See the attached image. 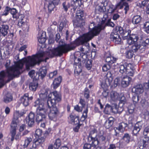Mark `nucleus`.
I'll use <instances>...</instances> for the list:
<instances>
[{
	"instance_id": "nucleus-1",
	"label": "nucleus",
	"mask_w": 149,
	"mask_h": 149,
	"mask_svg": "<svg viewBox=\"0 0 149 149\" xmlns=\"http://www.w3.org/2000/svg\"><path fill=\"white\" fill-rule=\"evenodd\" d=\"M10 61L9 60L7 61L5 65L8 81L19 76L22 73L20 70L23 69L24 64L23 58L15 62L14 65L10 67Z\"/></svg>"
},
{
	"instance_id": "nucleus-2",
	"label": "nucleus",
	"mask_w": 149,
	"mask_h": 149,
	"mask_svg": "<svg viewBox=\"0 0 149 149\" xmlns=\"http://www.w3.org/2000/svg\"><path fill=\"white\" fill-rule=\"evenodd\" d=\"M118 32L124 39H127L131 33V31L130 29H123L120 26H116L113 30L110 35V38L111 41L116 44H121V39Z\"/></svg>"
},
{
	"instance_id": "nucleus-3",
	"label": "nucleus",
	"mask_w": 149,
	"mask_h": 149,
	"mask_svg": "<svg viewBox=\"0 0 149 149\" xmlns=\"http://www.w3.org/2000/svg\"><path fill=\"white\" fill-rule=\"evenodd\" d=\"M89 40L85 33L71 42L70 44H64L61 45L65 53L74 49L76 47L86 43Z\"/></svg>"
},
{
	"instance_id": "nucleus-4",
	"label": "nucleus",
	"mask_w": 149,
	"mask_h": 149,
	"mask_svg": "<svg viewBox=\"0 0 149 149\" xmlns=\"http://www.w3.org/2000/svg\"><path fill=\"white\" fill-rule=\"evenodd\" d=\"M44 52H43L33 55L31 56H28L27 58H23L24 63H25L26 69L29 70L31 67L34 66L37 63L44 62V59L41 58L44 57Z\"/></svg>"
},
{
	"instance_id": "nucleus-5",
	"label": "nucleus",
	"mask_w": 149,
	"mask_h": 149,
	"mask_svg": "<svg viewBox=\"0 0 149 149\" xmlns=\"http://www.w3.org/2000/svg\"><path fill=\"white\" fill-rule=\"evenodd\" d=\"M44 62H46L47 60L49 58H52L55 56H61L63 54H65V52L61 45H60L52 50L51 52H44Z\"/></svg>"
},
{
	"instance_id": "nucleus-6",
	"label": "nucleus",
	"mask_w": 149,
	"mask_h": 149,
	"mask_svg": "<svg viewBox=\"0 0 149 149\" xmlns=\"http://www.w3.org/2000/svg\"><path fill=\"white\" fill-rule=\"evenodd\" d=\"M139 37L136 34H130L127 39V42L130 45L133 44L131 47L130 49L134 52H136L139 49L141 51V46L140 44H138L137 42Z\"/></svg>"
},
{
	"instance_id": "nucleus-7",
	"label": "nucleus",
	"mask_w": 149,
	"mask_h": 149,
	"mask_svg": "<svg viewBox=\"0 0 149 149\" xmlns=\"http://www.w3.org/2000/svg\"><path fill=\"white\" fill-rule=\"evenodd\" d=\"M52 94L54 96L53 98L51 97H49L47 100V105L52 104L51 106L56 105L57 103H59L62 101V96L61 93L56 91H53Z\"/></svg>"
},
{
	"instance_id": "nucleus-8",
	"label": "nucleus",
	"mask_w": 149,
	"mask_h": 149,
	"mask_svg": "<svg viewBox=\"0 0 149 149\" xmlns=\"http://www.w3.org/2000/svg\"><path fill=\"white\" fill-rule=\"evenodd\" d=\"M84 14L83 11H78L76 13L75 19L73 20L74 26L76 27H81L85 22L84 19Z\"/></svg>"
},
{
	"instance_id": "nucleus-9",
	"label": "nucleus",
	"mask_w": 149,
	"mask_h": 149,
	"mask_svg": "<svg viewBox=\"0 0 149 149\" xmlns=\"http://www.w3.org/2000/svg\"><path fill=\"white\" fill-rule=\"evenodd\" d=\"M35 107H38L36 109V113L43 116H46L47 108L45 105L44 103L42 101L38 98L34 102Z\"/></svg>"
},
{
	"instance_id": "nucleus-10",
	"label": "nucleus",
	"mask_w": 149,
	"mask_h": 149,
	"mask_svg": "<svg viewBox=\"0 0 149 149\" xmlns=\"http://www.w3.org/2000/svg\"><path fill=\"white\" fill-rule=\"evenodd\" d=\"M52 104L47 105L48 108L50 109V111L48 114L49 119L54 121H56L58 116L60 114V112L56 105L51 106Z\"/></svg>"
},
{
	"instance_id": "nucleus-11",
	"label": "nucleus",
	"mask_w": 149,
	"mask_h": 149,
	"mask_svg": "<svg viewBox=\"0 0 149 149\" xmlns=\"http://www.w3.org/2000/svg\"><path fill=\"white\" fill-rule=\"evenodd\" d=\"M102 30H104L98 25L95 26L88 32L85 34L90 41L94 36L98 35Z\"/></svg>"
},
{
	"instance_id": "nucleus-12",
	"label": "nucleus",
	"mask_w": 149,
	"mask_h": 149,
	"mask_svg": "<svg viewBox=\"0 0 149 149\" xmlns=\"http://www.w3.org/2000/svg\"><path fill=\"white\" fill-rule=\"evenodd\" d=\"M18 122V120L14 117L13 118L12 120L10 125V127L12 130L10 131L11 138V141H13L15 137L16 133V128L17 126V123Z\"/></svg>"
},
{
	"instance_id": "nucleus-13",
	"label": "nucleus",
	"mask_w": 149,
	"mask_h": 149,
	"mask_svg": "<svg viewBox=\"0 0 149 149\" xmlns=\"http://www.w3.org/2000/svg\"><path fill=\"white\" fill-rule=\"evenodd\" d=\"M106 136L104 135L98 134L92 144L93 146L96 147L99 144L101 145L106 142Z\"/></svg>"
},
{
	"instance_id": "nucleus-14",
	"label": "nucleus",
	"mask_w": 149,
	"mask_h": 149,
	"mask_svg": "<svg viewBox=\"0 0 149 149\" xmlns=\"http://www.w3.org/2000/svg\"><path fill=\"white\" fill-rule=\"evenodd\" d=\"M69 123L74 125H76L80 123L79 116H76L74 113L72 112L68 117Z\"/></svg>"
},
{
	"instance_id": "nucleus-15",
	"label": "nucleus",
	"mask_w": 149,
	"mask_h": 149,
	"mask_svg": "<svg viewBox=\"0 0 149 149\" xmlns=\"http://www.w3.org/2000/svg\"><path fill=\"white\" fill-rule=\"evenodd\" d=\"M33 99L32 96L29 97V93H26L20 98V100L23 105L26 107L29 105L30 101H31Z\"/></svg>"
},
{
	"instance_id": "nucleus-16",
	"label": "nucleus",
	"mask_w": 149,
	"mask_h": 149,
	"mask_svg": "<svg viewBox=\"0 0 149 149\" xmlns=\"http://www.w3.org/2000/svg\"><path fill=\"white\" fill-rule=\"evenodd\" d=\"M35 115L34 113L31 111L25 118L26 123L29 127H32L34 125Z\"/></svg>"
},
{
	"instance_id": "nucleus-17",
	"label": "nucleus",
	"mask_w": 149,
	"mask_h": 149,
	"mask_svg": "<svg viewBox=\"0 0 149 149\" xmlns=\"http://www.w3.org/2000/svg\"><path fill=\"white\" fill-rule=\"evenodd\" d=\"M132 91L137 95L142 94L144 92L143 85L140 84L135 85L132 89Z\"/></svg>"
},
{
	"instance_id": "nucleus-18",
	"label": "nucleus",
	"mask_w": 149,
	"mask_h": 149,
	"mask_svg": "<svg viewBox=\"0 0 149 149\" xmlns=\"http://www.w3.org/2000/svg\"><path fill=\"white\" fill-rule=\"evenodd\" d=\"M97 132V130L95 129H94L90 131L89 135L88 136V143H90L92 142V144L93 143L97 136V135L96 134Z\"/></svg>"
},
{
	"instance_id": "nucleus-19",
	"label": "nucleus",
	"mask_w": 149,
	"mask_h": 149,
	"mask_svg": "<svg viewBox=\"0 0 149 149\" xmlns=\"http://www.w3.org/2000/svg\"><path fill=\"white\" fill-rule=\"evenodd\" d=\"M9 26L7 25L2 24L0 27V37H5L7 36L9 31Z\"/></svg>"
},
{
	"instance_id": "nucleus-20",
	"label": "nucleus",
	"mask_w": 149,
	"mask_h": 149,
	"mask_svg": "<svg viewBox=\"0 0 149 149\" xmlns=\"http://www.w3.org/2000/svg\"><path fill=\"white\" fill-rule=\"evenodd\" d=\"M78 62H76V60L74 61V67L75 68L74 70L75 74L77 75H79L82 72L81 65L80 63V61L79 58L77 59Z\"/></svg>"
},
{
	"instance_id": "nucleus-21",
	"label": "nucleus",
	"mask_w": 149,
	"mask_h": 149,
	"mask_svg": "<svg viewBox=\"0 0 149 149\" xmlns=\"http://www.w3.org/2000/svg\"><path fill=\"white\" fill-rule=\"evenodd\" d=\"M130 64L131 65L130 63L125 62L123 64L120 65L119 67L120 72L123 75L125 74L128 72V70H129L128 68Z\"/></svg>"
},
{
	"instance_id": "nucleus-22",
	"label": "nucleus",
	"mask_w": 149,
	"mask_h": 149,
	"mask_svg": "<svg viewBox=\"0 0 149 149\" xmlns=\"http://www.w3.org/2000/svg\"><path fill=\"white\" fill-rule=\"evenodd\" d=\"M45 141V139L44 137L38 138L36 140L34 139L32 145L33 147L36 148L40 146H42Z\"/></svg>"
},
{
	"instance_id": "nucleus-23",
	"label": "nucleus",
	"mask_w": 149,
	"mask_h": 149,
	"mask_svg": "<svg viewBox=\"0 0 149 149\" xmlns=\"http://www.w3.org/2000/svg\"><path fill=\"white\" fill-rule=\"evenodd\" d=\"M62 79V78L61 76H59L54 79L52 84L54 89H56L59 86Z\"/></svg>"
},
{
	"instance_id": "nucleus-24",
	"label": "nucleus",
	"mask_w": 149,
	"mask_h": 149,
	"mask_svg": "<svg viewBox=\"0 0 149 149\" xmlns=\"http://www.w3.org/2000/svg\"><path fill=\"white\" fill-rule=\"evenodd\" d=\"M132 79L131 78L126 76L123 77L121 81V85L124 88L127 87Z\"/></svg>"
},
{
	"instance_id": "nucleus-25",
	"label": "nucleus",
	"mask_w": 149,
	"mask_h": 149,
	"mask_svg": "<svg viewBox=\"0 0 149 149\" xmlns=\"http://www.w3.org/2000/svg\"><path fill=\"white\" fill-rule=\"evenodd\" d=\"M114 118L112 117H110L106 120L104 125L106 129H109L112 126L114 123Z\"/></svg>"
},
{
	"instance_id": "nucleus-26",
	"label": "nucleus",
	"mask_w": 149,
	"mask_h": 149,
	"mask_svg": "<svg viewBox=\"0 0 149 149\" xmlns=\"http://www.w3.org/2000/svg\"><path fill=\"white\" fill-rule=\"evenodd\" d=\"M117 59V58L112 56L110 54L109 56L106 57L105 61L107 64L112 65L113 63L116 62Z\"/></svg>"
},
{
	"instance_id": "nucleus-27",
	"label": "nucleus",
	"mask_w": 149,
	"mask_h": 149,
	"mask_svg": "<svg viewBox=\"0 0 149 149\" xmlns=\"http://www.w3.org/2000/svg\"><path fill=\"white\" fill-rule=\"evenodd\" d=\"M149 46V39L146 38L145 40H143L141 45V52L145 51Z\"/></svg>"
},
{
	"instance_id": "nucleus-28",
	"label": "nucleus",
	"mask_w": 149,
	"mask_h": 149,
	"mask_svg": "<svg viewBox=\"0 0 149 149\" xmlns=\"http://www.w3.org/2000/svg\"><path fill=\"white\" fill-rule=\"evenodd\" d=\"M142 17L139 15H134L132 18V22L134 25H137L140 23Z\"/></svg>"
},
{
	"instance_id": "nucleus-29",
	"label": "nucleus",
	"mask_w": 149,
	"mask_h": 149,
	"mask_svg": "<svg viewBox=\"0 0 149 149\" xmlns=\"http://www.w3.org/2000/svg\"><path fill=\"white\" fill-rule=\"evenodd\" d=\"M32 139L30 137H26L25 138L24 141V143L23 144L21 145L22 146L21 149H24L27 148L30 143L32 141Z\"/></svg>"
},
{
	"instance_id": "nucleus-30",
	"label": "nucleus",
	"mask_w": 149,
	"mask_h": 149,
	"mask_svg": "<svg viewBox=\"0 0 149 149\" xmlns=\"http://www.w3.org/2000/svg\"><path fill=\"white\" fill-rule=\"evenodd\" d=\"M47 70L45 67L40 68L39 70L38 75L42 79L46 75L47 73Z\"/></svg>"
},
{
	"instance_id": "nucleus-31",
	"label": "nucleus",
	"mask_w": 149,
	"mask_h": 149,
	"mask_svg": "<svg viewBox=\"0 0 149 149\" xmlns=\"http://www.w3.org/2000/svg\"><path fill=\"white\" fill-rule=\"evenodd\" d=\"M82 94L85 100H89L90 96V91L87 87H86L84 89L83 91Z\"/></svg>"
},
{
	"instance_id": "nucleus-32",
	"label": "nucleus",
	"mask_w": 149,
	"mask_h": 149,
	"mask_svg": "<svg viewBox=\"0 0 149 149\" xmlns=\"http://www.w3.org/2000/svg\"><path fill=\"white\" fill-rule=\"evenodd\" d=\"M106 77V82H108L109 85H111L112 83L113 77L112 74L110 71H108L107 72Z\"/></svg>"
},
{
	"instance_id": "nucleus-33",
	"label": "nucleus",
	"mask_w": 149,
	"mask_h": 149,
	"mask_svg": "<svg viewBox=\"0 0 149 149\" xmlns=\"http://www.w3.org/2000/svg\"><path fill=\"white\" fill-rule=\"evenodd\" d=\"M120 4V2L118 3L116 6H114L112 4H110L109 6L108 12L109 13H114L115 11L116 10Z\"/></svg>"
},
{
	"instance_id": "nucleus-34",
	"label": "nucleus",
	"mask_w": 149,
	"mask_h": 149,
	"mask_svg": "<svg viewBox=\"0 0 149 149\" xmlns=\"http://www.w3.org/2000/svg\"><path fill=\"white\" fill-rule=\"evenodd\" d=\"M119 96V94L115 91H112L110 93V97L113 101H115L118 99Z\"/></svg>"
},
{
	"instance_id": "nucleus-35",
	"label": "nucleus",
	"mask_w": 149,
	"mask_h": 149,
	"mask_svg": "<svg viewBox=\"0 0 149 149\" xmlns=\"http://www.w3.org/2000/svg\"><path fill=\"white\" fill-rule=\"evenodd\" d=\"M46 116H43L41 114H38L37 113L36 117V121L38 123H39L41 122L45 121L46 120Z\"/></svg>"
},
{
	"instance_id": "nucleus-36",
	"label": "nucleus",
	"mask_w": 149,
	"mask_h": 149,
	"mask_svg": "<svg viewBox=\"0 0 149 149\" xmlns=\"http://www.w3.org/2000/svg\"><path fill=\"white\" fill-rule=\"evenodd\" d=\"M26 113V111L23 110L19 113V111H16L15 113L13 115V116L18 120L19 117L24 116V114Z\"/></svg>"
},
{
	"instance_id": "nucleus-37",
	"label": "nucleus",
	"mask_w": 149,
	"mask_h": 149,
	"mask_svg": "<svg viewBox=\"0 0 149 149\" xmlns=\"http://www.w3.org/2000/svg\"><path fill=\"white\" fill-rule=\"evenodd\" d=\"M128 124L124 122H122L119 124V126L116 129L118 130L119 131L123 132L125 128L127 127Z\"/></svg>"
},
{
	"instance_id": "nucleus-38",
	"label": "nucleus",
	"mask_w": 149,
	"mask_h": 149,
	"mask_svg": "<svg viewBox=\"0 0 149 149\" xmlns=\"http://www.w3.org/2000/svg\"><path fill=\"white\" fill-rule=\"evenodd\" d=\"M38 86V83L37 82L33 81L30 83L29 85V89L33 91H35L36 90Z\"/></svg>"
},
{
	"instance_id": "nucleus-39",
	"label": "nucleus",
	"mask_w": 149,
	"mask_h": 149,
	"mask_svg": "<svg viewBox=\"0 0 149 149\" xmlns=\"http://www.w3.org/2000/svg\"><path fill=\"white\" fill-rule=\"evenodd\" d=\"M13 96L10 94H7L4 97L3 101L6 103H8L12 101Z\"/></svg>"
},
{
	"instance_id": "nucleus-40",
	"label": "nucleus",
	"mask_w": 149,
	"mask_h": 149,
	"mask_svg": "<svg viewBox=\"0 0 149 149\" xmlns=\"http://www.w3.org/2000/svg\"><path fill=\"white\" fill-rule=\"evenodd\" d=\"M120 79L119 77H117L114 80L113 84H111V88L112 89L116 87L118 84H120Z\"/></svg>"
},
{
	"instance_id": "nucleus-41",
	"label": "nucleus",
	"mask_w": 149,
	"mask_h": 149,
	"mask_svg": "<svg viewBox=\"0 0 149 149\" xmlns=\"http://www.w3.org/2000/svg\"><path fill=\"white\" fill-rule=\"evenodd\" d=\"M122 139L125 143H129L130 141L131 136L128 133H125L123 136Z\"/></svg>"
},
{
	"instance_id": "nucleus-42",
	"label": "nucleus",
	"mask_w": 149,
	"mask_h": 149,
	"mask_svg": "<svg viewBox=\"0 0 149 149\" xmlns=\"http://www.w3.org/2000/svg\"><path fill=\"white\" fill-rule=\"evenodd\" d=\"M10 13L12 15V17L13 18L17 19L18 18V16L17 15V10L15 8H10Z\"/></svg>"
},
{
	"instance_id": "nucleus-43",
	"label": "nucleus",
	"mask_w": 149,
	"mask_h": 149,
	"mask_svg": "<svg viewBox=\"0 0 149 149\" xmlns=\"http://www.w3.org/2000/svg\"><path fill=\"white\" fill-rule=\"evenodd\" d=\"M134 52L129 49L125 53V56L126 58L128 59H130L133 57Z\"/></svg>"
},
{
	"instance_id": "nucleus-44",
	"label": "nucleus",
	"mask_w": 149,
	"mask_h": 149,
	"mask_svg": "<svg viewBox=\"0 0 149 149\" xmlns=\"http://www.w3.org/2000/svg\"><path fill=\"white\" fill-rule=\"evenodd\" d=\"M143 29L147 33H149V21L145 22L143 24Z\"/></svg>"
},
{
	"instance_id": "nucleus-45",
	"label": "nucleus",
	"mask_w": 149,
	"mask_h": 149,
	"mask_svg": "<svg viewBox=\"0 0 149 149\" xmlns=\"http://www.w3.org/2000/svg\"><path fill=\"white\" fill-rule=\"evenodd\" d=\"M81 57V53L80 52H76L74 54V62L75 60H76V62L77 63L78 62V61H77V59L79 58L80 61V63H81V60L79 58Z\"/></svg>"
},
{
	"instance_id": "nucleus-46",
	"label": "nucleus",
	"mask_w": 149,
	"mask_h": 149,
	"mask_svg": "<svg viewBox=\"0 0 149 149\" xmlns=\"http://www.w3.org/2000/svg\"><path fill=\"white\" fill-rule=\"evenodd\" d=\"M61 145V140L59 138H58L55 140L54 144V147L55 149H58Z\"/></svg>"
},
{
	"instance_id": "nucleus-47",
	"label": "nucleus",
	"mask_w": 149,
	"mask_h": 149,
	"mask_svg": "<svg viewBox=\"0 0 149 149\" xmlns=\"http://www.w3.org/2000/svg\"><path fill=\"white\" fill-rule=\"evenodd\" d=\"M88 111V107H87L86 108L83 112V114L81 117V119H82L83 121H84L87 117V113Z\"/></svg>"
},
{
	"instance_id": "nucleus-48",
	"label": "nucleus",
	"mask_w": 149,
	"mask_h": 149,
	"mask_svg": "<svg viewBox=\"0 0 149 149\" xmlns=\"http://www.w3.org/2000/svg\"><path fill=\"white\" fill-rule=\"evenodd\" d=\"M143 134L144 137L149 138V125L144 128Z\"/></svg>"
},
{
	"instance_id": "nucleus-49",
	"label": "nucleus",
	"mask_w": 149,
	"mask_h": 149,
	"mask_svg": "<svg viewBox=\"0 0 149 149\" xmlns=\"http://www.w3.org/2000/svg\"><path fill=\"white\" fill-rule=\"evenodd\" d=\"M70 4L69 2H66V1L62 3L63 8L65 12H67L68 8L70 7Z\"/></svg>"
},
{
	"instance_id": "nucleus-50",
	"label": "nucleus",
	"mask_w": 149,
	"mask_h": 149,
	"mask_svg": "<svg viewBox=\"0 0 149 149\" xmlns=\"http://www.w3.org/2000/svg\"><path fill=\"white\" fill-rule=\"evenodd\" d=\"M47 92L46 91V92L43 93H41L40 94V99H39L40 100L44 102V101L47 98Z\"/></svg>"
},
{
	"instance_id": "nucleus-51",
	"label": "nucleus",
	"mask_w": 149,
	"mask_h": 149,
	"mask_svg": "<svg viewBox=\"0 0 149 149\" xmlns=\"http://www.w3.org/2000/svg\"><path fill=\"white\" fill-rule=\"evenodd\" d=\"M83 4V2L82 0H74V7L76 8L78 7H80Z\"/></svg>"
},
{
	"instance_id": "nucleus-52",
	"label": "nucleus",
	"mask_w": 149,
	"mask_h": 149,
	"mask_svg": "<svg viewBox=\"0 0 149 149\" xmlns=\"http://www.w3.org/2000/svg\"><path fill=\"white\" fill-rule=\"evenodd\" d=\"M107 19L106 18H103L101 22L100 23L98 24L99 26L102 29L104 30L105 28V24L106 23V20Z\"/></svg>"
},
{
	"instance_id": "nucleus-53",
	"label": "nucleus",
	"mask_w": 149,
	"mask_h": 149,
	"mask_svg": "<svg viewBox=\"0 0 149 149\" xmlns=\"http://www.w3.org/2000/svg\"><path fill=\"white\" fill-rule=\"evenodd\" d=\"M111 109V107L107 104L106 105L104 110V112L106 114H109Z\"/></svg>"
},
{
	"instance_id": "nucleus-54",
	"label": "nucleus",
	"mask_w": 149,
	"mask_h": 149,
	"mask_svg": "<svg viewBox=\"0 0 149 149\" xmlns=\"http://www.w3.org/2000/svg\"><path fill=\"white\" fill-rule=\"evenodd\" d=\"M105 27L107 26H110L113 27L115 26V24L113 22L111 21V19H109L105 24Z\"/></svg>"
},
{
	"instance_id": "nucleus-55",
	"label": "nucleus",
	"mask_w": 149,
	"mask_h": 149,
	"mask_svg": "<svg viewBox=\"0 0 149 149\" xmlns=\"http://www.w3.org/2000/svg\"><path fill=\"white\" fill-rule=\"evenodd\" d=\"M142 142L143 147H146L149 143V138L144 137V139H143Z\"/></svg>"
},
{
	"instance_id": "nucleus-56",
	"label": "nucleus",
	"mask_w": 149,
	"mask_h": 149,
	"mask_svg": "<svg viewBox=\"0 0 149 149\" xmlns=\"http://www.w3.org/2000/svg\"><path fill=\"white\" fill-rule=\"evenodd\" d=\"M148 0H144L141 2V3H139L137 4V6H139L141 8H143L144 6H146L148 2Z\"/></svg>"
},
{
	"instance_id": "nucleus-57",
	"label": "nucleus",
	"mask_w": 149,
	"mask_h": 149,
	"mask_svg": "<svg viewBox=\"0 0 149 149\" xmlns=\"http://www.w3.org/2000/svg\"><path fill=\"white\" fill-rule=\"evenodd\" d=\"M10 7L8 6H6L2 14V15L6 16L8 15L9 12H10Z\"/></svg>"
},
{
	"instance_id": "nucleus-58",
	"label": "nucleus",
	"mask_w": 149,
	"mask_h": 149,
	"mask_svg": "<svg viewBox=\"0 0 149 149\" xmlns=\"http://www.w3.org/2000/svg\"><path fill=\"white\" fill-rule=\"evenodd\" d=\"M92 147L95 148L96 147H94L92 145V142H91L90 143H85L83 146L84 149H91V147Z\"/></svg>"
},
{
	"instance_id": "nucleus-59",
	"label": "nucleus",
	"mask_w": 149,
	"mask_h": 149,
	"mask_svg": "<svg viewBox=\"0 0 149 149\" xmlns=\"http://www.w3.org/2000/svg\"><path fill=\"white\" fill-rule=\"evenodd\" d=\"M111 65L108 64H104L102 67V70L104 72L107 71L111 67Z\"/></svg>"
},
{
	"instance_id": "nucleus-60",
	"label": "nucleus",
	"mask_w": 149,
	"mask_h": 149,
	"mask_svg": "<svg viewBox=\"0 0 149 149\" xmlns=\"http://www.w3.org/2000/svg\"><path fill=\"white\" fill-rule=\"evenodd\" d=\"M123 6H124L125 7L124 8V10H125V14H126L128 11L129 10V4L127 2H123Z\"/></svg>"
},
{
	"instance_id": "nucleus-61",
	"label": "nucleus",
	"mask_w": 149,
	"mask_h": 149,
	"mask_svg": "<svg viewBox=\"0 0 149 149\" xmlns=\"http://www.w3.org/2000/svg\"><path fill=\"white\" fill-rule=\"evenodd\" d=\"M92 65V61L91 60H88L86 64V68L88 70H89L91 68Z\"/></svg>"
},
{
	"instance_id": "nucleus-62",
	"label": "nucleus",
	"mask_w": 149,
	"mask_h": 149,
	"mask_svg": "<svg viewBox=\"0 0 149 149\" xmlns=\"http://www.w3.org/2000/svg\"><path fill=\"white\" fill-rule=\"evenodd\" d=\"M109 86H111V85H109L108 82H106V81L105 83H102L101 84V87L104 90H107Z\"/></svg>"
},
{
	"instance_id": "nucleus-63",
	"label": "nucleus",
	"mask_w": 149,
	"mask_h": 149,
	"mask_svg": "<svg viewBox=\"0 0 149 149\" xmlns=\"http://www.w3.org/2000/svg\"><path fill=\"white\" fill-rule=\"evenodd\" d=\"M55 7V6L51 2V3H49L48 7L49 12V13H51L52 11L54 9Z\"/></svg>"
},
{
	"instance_id": "nucleus-64",
	"label": "nucleus",
	"mask_w": 149,
	"mask_h": 149,
	"mask_svg": "<svg viewBox=\"0 0 149 149\" xmlns=\"http://www.w3.org/2000/svg\"><path fill=\"white\" fill-rule=\"evenodd\" d=\"M46 38L44 37H43L42 36H41L38 39V42L39 43L41 44H42L44 43L46 41Z\"/></svg>"
}]
</instances>
